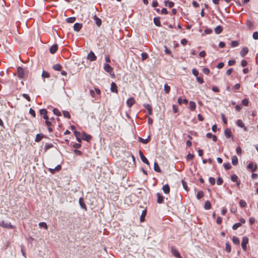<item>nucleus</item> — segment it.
<instances>
[{
	"instance_id": "1",
	"label": "nucleus",
	"mask_w": 258,
	"mask_h": 258,
	"mask_svg": "<svg viewBox=\"0 0 258 258\" xmlns=\"http://www.w3.org/2000/svg\"><path fill=\"white\" fill-rule=\"evenodd\" d=\"M103 69L105 72L109 73L111 77H114V74L113 72V69L109 64L107 63H104L103 65Z\"/></svg>"
},
{
	"instance_id": "2",
	"label": "nucleus",
	"mask_w": 258,
	"mask_h": 258,
	"mask_svg": "<svg viewBox=\"0 0 258 258\" xmlns=\"http://www.w3.org/2000/svg\"><path fill=\"white\" fill-rule=\"evenodd\" d=\"M0 226L3 228L7 229H13L14 226L11 225L9 221H3L0 222Z\"/></svg>"
},
{
	"instance_id": "3",
	"label": "nucleus",
	"mask_w": 258,
	"mask_h": 258,
	"mask_svg": "<svg viewBox=\"0 0 258 258\" xmlns=\"http://www.w3.org/2000/svg\"><path fill=\"white\" fill-rule=\"evenodd\" d=\"M171 251L172 254L177 258H182L178 250L174 247L171 246Z\"/></svg>"
},
{
	"instance_id": "4",
	"label": "nucleus",
	"mask_w": 258,
	"mask_h": 258,
	"mask_svg": "<svg viewBox=\"0 0 258 258\" xmlns=\"http://www.w3.org/2000/svg\"><path fill=\"white\" fill-rule=\"evenodd\" d=\"M96 56L92 51H91L87 55V59L91 61L96 60Z\"/></svg>"
},
{
	"instance_id": "5",
	"label": "nucleus",
	"mask_w": 258,
	"mask_h": 258,
	"mask_svg": "<svg viewBox=\"0 0 258 258\" xmlns=\"http://www.w3.org/2000/svg\"><path fill=\"white\" fill-rule=\"evenodd\" d=\"M17 73H18V76L20 78H23L25 76L24 70L21 67H19L17 68Z\"/></svg>"
},
{
	"instance_id": "6",
	"label": "nucleus",
	"mask_w": 258,
	"mask_h": 258,
	"mask_svg": "<svg viewBox=\"0 0 258 258\" xmlns=\"http://www.w3.org/2000/svg\"><path fill=\"white\" fill-rule=\"evenodd\" d=\"M248 242V238L247 237H243L241 242V246L244 250L246 249V245Z\"/></svg>"
},
{
	"instance_id": "7",
	"label": "nucleus",
	"mask_w": 258,
	"mask_h": 258,
	"mask_svg": "<svg viewBox=\"0 0 258 258\" xmlns=\"http://www.w3.org/2000/svg\"><path fill=\"white\" fill-rule=\"evenodd\" d=\"M139 155L143 162L147 165H149V162L148 161V159L144 156L143 152L141 150L139 151Z\"/></svg>"
},
{
	"instance_id": "8",
	"label": "nucleus",
	"mask_w": 258,
	"mask_h": 258,
	"mask_svg": "<svg viewBox=\"0 0 258 258\" xmlns=\"http://www.w3.org/2000/svg\"><path fill=\"white\" fill-rule=\"evenodd\" d=\"M135 102L136 101L135 99L133 97H131L127 99L126 104L128 107H131L135 103Z\"/></svg>"
},
{
	"instance_id": "9",
	"label": "nucleus",
	"mask_w": 258,
	"mask_h": 258,
	"mask_svg": "<svg viewBox=\"0 0 258 258\" xmlns=\"http://www.w3.org/2000/svg\"><path fill=\"white\" fill-rule=\"evenodd\" d=\"M61 168V166L60 165H58L54 168H48V170L51 173L54 174L56 171L60 170Z\"/></svg>"
},
{
	"instance_id": "10",
	"label": "nucleus",
	"mask_w": 258,
	"mask_h": 258,
	"mask_svg": "<svg viewBox=\"0 0 258 258\" xmlns=\"http://www.w3.org/2000/svg\"><path fill=\"white\" fill-rule=\"evenodd\" d=\"M110 91L112 92L117 93L118 90L116 84L114 82H112L111 84Z\"/></svg>"
},
{
	"instance_id": "11",
	"label": "nucleus",
	"mask_w": 258,
	"mask_h": 258,
	"mask_svg": "<svg viewBox=\"0 0 258 258\" xmlns=\"http://www.w3.org/2000/svg\"><path fill=\"white\" fill-rule=\"evenodd\" d=\"M247 168L250 170L251 172H253L256 170L257 166L254 165L253 163L251 162L247 165Z\"/></svg>"
},
{
	"instance_id": "12",
	"label": "nucleus",
	"mask_w": 258,
	"mask_h": 258,
	"mask_svg": "<svg viewBox=\"0 0 258 258\" xmlns=\"http://www.w3.org/2000/svg\"><path fill=\"white\" fill-rule=\"evenodd\" d=\"M157 203L158 204H162L163 202L164 201V197L161 194L158 192L157 194Z\"/></svg>"
},
{
	"instance_id": "13",
	"label": "nucleus",
	"mask_w": 258,
	"mask_h": 258,
	"mask_svg": "<svg viewBox=\"0 0 258 258\" xmlns=\"http://www.w3.org/2000/svg\"><path fill=\"white\" fill-rule=\"evenodd\" d=\"M79 205L80 206V207H81V208L85 210L86 211L87 210V207H86V206L84 203V198H80L79 199Z\"/></svg>"
},
{
	"instance_id": "14",
	"label": "nucleus",
	"mask_w": 258,
	"mask_h": 258,
	"mask_svg": "<svg viewBox=\"0 0 258 258\" xmlns=\"http://www.w3.org/2000/svg\"><path fill=\"white\" fill-rule=\"evenodd\" d=\"M81 138L83 140L89 141L91 138V136L89 135L86 134L85 133H83L81 136Z\"/></svg>"
},
{
	"instance_id": "15",
	"label": "nucleus",
	"mask_w": 258,
	"mask_h": 258,
	"mask_svg": "<svg viewBox=\"0 0 258 258\" xmlns=\"http://www.w3.org/2000/svg\"><path fill=\"white\" fill-rule=\"evenodd\" d=\"M163 192L166 194H169L170 192V187L168 184H166L163 186L162 188Z\"/></svg>"
},
{
	"instance_id": "16",
	"label": "nucleus",
	"mask_w": 258,
	"mask_h": 258,
	"mask_svg": "<svg viewBox=\"0 0 258 258\" xmlns=\"http://www.w3.org/2000/svg\"><path fill=\"white\" fill-rule=\"evenodd\" d=\"M82 27V25L80 23H76L74 25L73 28L76 31H79Z\"/></svg>"
},
{
	"instance_id": "17",
	"label": "nucleus",
	"mask_w": 258,
	"mask_h": 258,
	"mask_svg": "<svg viewBox=\"0 0 258 258\" xmlns=\"http://www.w3.org/2000/svg\"><path fill=\"white\" fill-rule=\"evenodd\" d=\"M248 52V49L247 47L243 48L240 51V55L241 56H245Z\"/></svg>"
},
{
	"instance_id": "18",
	"label": "nucleus",
	"mask_w": 258,
	"mask_h": 258,
	"mask_svg": "<svg viewBox=\"0 0 258 258\" xmlns=\"http://www.w3.org/2000/svg\"><path fill=\"white\" fill-rule=\"evenodd\" d=\"M93 19L95 21V24L98 26H100L101 24V20L100 18L97 17L96 15L93 16Z\"/></svg>"
},
{
	"instance_id": "19",
	"label": "nucleus",
	"mask_w": 258,
	"mask_h": 258,
	"mask_svg": "<svg viewBox=\"0 0 258 258\" xmlns=\"http://www.w3.org/2000/svg\"><path fill=\"white\" fill-rule=\"evenodd\" d=\"M144 107L147 109L148 111V113L150 114V115H152V106L149 105V104H144Z\"/></svg>"
},
{
	"instance_id": "20",
	"label": "nucleus",
	"mask_w": 258,
	"mask_h": 258,
	"mask_svg": "<svg viewBox=\"0 0 258 258\" xmlns=\"http://www.w3.org/2000/svg\"><path fill=\"white\" fill-rule=\"evenodd\" d=\"M58 49V47H57V45L55 44V45H52L50 48V52L52 53V54H53L54 53L56 52V51H57Z\"/></svg>"
},
{
	"instance_id": "21",
	"label": "nucleus",
	"mask_w": 258,
	"mask_h": 258,
	"mask_svg": "<svg viewBox=\"0 0 258 258\" xmlns=\"http://www.w3.org/2000/svg\"><path fill=\"white\" fill-rule=\"evenodd\" d=\"M223 30V28L221 26H218L215 28V32L217 34H220Z\"/></svg>"
},
{
	"instance_id": "22",
	"label": "nucleus",
	"mask_w": 258,
	"mask_h": 258,
	"mask_svg": "<svg viewBox=\"0 0 258 258\" xmlns=\"http://www.w3.org/2000/svg\"><path fill=\"white\" fill-rule=\"evenodd\" d=\"M236 124L237 126L240 127H244V130H246V128L244 126V123L242 122V121L240 119H238L237 121H236Z\"/></svg>"
},
{
	"instance_id": "23",
	"label": "nucleus",
	"mask_w": 258,
	"mask_h": 258,
	"mask_svg": "<svg viewBox=\"0 0 258 258\" xmlns=\"http://www.w3.org/2000/svg\"><path fill=\"white\" fill-rule=\"evenodd\" d=\"M154 170L156 172H161V170L159 167V166L158 165V163L157 162H154Z\"/></svg>"
},
{
	"instance_id": "24",
	"label": "nucleus",
	"mask_w": 258,
	"mask_h": 258,
	"mask_svg": "<svg viewBox=\"0 0 258 258\" xmlns=\"http://www.w3.org/2000/svg\"><path fill=\"white\" fill-rule=\"evenodd\" d=\"M225 136L226 137V138H229L231 136V130L229 128H226L224 132Z\"/></svg>"
},
{
	"instance_id": "25",
	"label": "nucleus",
	"mask_w": 258,
	"mask_h": 258,
	"mask_svg": "<svg viewBox=\"0 0 258 258\" xmlns=\"http://www.w3.org/2000/svg\"><path fill=\"white\" fill-rule=\"evenodd\" d=\"M177 101L179 104H181L182 103L186 104L188 103V100L186 99H182L181 97L178 98Z\"/></svg>"
},
{
	"instance_id": "26",
	"label": "nucleus",
	"mask_w": 258,
	"mask_h": 258,
	"mask_svg": "<svg viewBox=\"0 0 258 258\" xmlns=\"http://www.w3.org/2000/svg\"><path fill=\"white\" fill-rule=\"evenodd\" d=\"M232 163L233 165H236L238 163V158L236 156L232 157Z\"/></svg>"
},
{
	"instance_id": "27",
	"label": "nucleus",
	"mask_w": 258,
	"mask_h": 258,
	"mask_svg": "<svg viewBox=\"0 0 258 258\" xmlns=\"http://www.w3.org/2000/svg\"><path fill=\"white\" fill-rule=\"evenodd\" d=\"M150 136H149L148 138L146 139H144L140 137L139 138V141L144 144L148 143L150 141Z\"/></svg>"
},
{
	"instance_id": "28",
	"label": "nucleus",
	"mask_w": 258,
	"mask_h": 258,
	"mask_svg": "<svg viewBox=\"0 0 258 258\" xmlns=\"http://www.w3.org/2000/svg\"><path fill=\"white\" fill-rule=\"evenodd\" d=\"M196 107V104L194 101L189 102V108L191 110H194Z\"/></svg>"
},
{
	"instance_id": "29",
	"label": "nucleus",
	"mask_w": 258,
	"mask_h": 258,
	"mask_svg": "<svg viewBox=\"0 0 258 258\" xmlns=\"http://www.w3.org/2000/svg\"><path fill=\"white\" fill-rule=\"evenodd\" d=\"M211 207V204L209 201H207L204 205V208L206 210H209Z\"/></svg>"
},
{
	"instance_id": "30",
	"label": "nucleus",
	"mask_w": 258,
	"mask_h": 258,
	"mask_svg": "<svg viewBox=\"0 0 258 258\" xmlns=\"http://www.w3.org/2000/svg\"><path fill=\"white\" fill-rule=\"evenodd\" d=\"M43 137V135L42 134H37L36 136L35 141L36 142H39Z\"/></svg>"
},
{
	"instance_id": "31",
	"label": "nucleus",
	"mask_w": 258,
	"mask_h": 258,
	"mask_svg": "<svg viewBox=\"0 0 258 258\" xmlns=\"http://www.w3.org/2000/svg\"><path fill=\"white\" fill-rule=\"evenodd\" d=\"M146 215V210H145L142 212V214L141 215L140 220L141 222H143L144 221Z\"/></svg>"
},
{
	"instance_id": "32",
	"label": "nucleus",
	"mask_w": 258,
	"mask_h": 258,
	"mask_svg": "<svg viewBox=\"0 0 258 258\" xmlns=\"http://www.w3.org/2000/svg\"><path fill=\"white\" fill-rule=\"evenodd\" d=\"M61 68V66L59 64H56L53 66V69L55 71H60Z\"/></svg>"
},
{
	"instance_id": "33",
	"label": "nucleus",
	"mask_w": 258,
	"mask_h": 258,
	"mask_svg": "<svg viewBox=\"0 0 258 258\" xmlns=\"http://www.w3.org/2000/svg\"><path fill=\"white\" fill-rule=\"evenodd\" d=\"M39 226L40 228H44L45 229H47V225L45 222H42L39 223Z\"/></svg>"
},
{
	"instance_id": "34",
	"label": "nucleus",
	"mask_w": 258,
	"mask_h": 258,
	"mask_svg": "<svg viewBox=\"0 0 258 258\" xmlns=\"http://www.w3.org/2000/svg\"><path fill=\"white\" fill-rule=\"evenodd\" d=\"M164 89L166 93H168L170 90V87L167 84H165L164 86Z\"/></svg>"
},
{
	"instance_id": "35",
	"label": "nucleus",
	"mask_w": 258,
	"mask_h": 258,
	"mask_svg": "<svg viewBox=\"0 0 258 258\" xmlns=\"http://www.w3.org/2000/svg\"><path fill=\"white\" fill-rule=\"evenodd\" d=\"M166 6H168L169 8H172L174 6V3L172 2L166 1L165 2Z\"/></svg>"
},
{
	"instance_id": "36",
	"label": "nucleus",
	"mask_w": 258,
	"mask_h": 258,
	"mask_svg": "<svg viewBox=\"0 0 258 258\" xmlns=\"http://www.w3.org/2000/svg\"><path fill=\"white\" fill-rule=\"evenodd\" d=\"M204 196V192L202 191H199L197 193V198L199 200L201 199Z\"/></svg>"
},
{
	"instance_id": "37",
	"label": "nucleus",
	"mask_w": 258,
	"mask_h": 258,
	"mask_svg": "<svg viewBox=\"0 0 258 258\" xmlns=\"http://www.w3.org/2000/svg\"><path fill=\"white\" fill-rule=\"evenodd\" d=\"M232 241L234 244H238L239 243V239L236 236H233L232 238Z\"/></svg>"
},
{
	"instance_id": "38",
	"label": "nucleus",
	"mask_w": 258,
	"mask_h": 258,
	"mask_svg": "<svg viewBox=\"0 0 258 258\" xmlns=\"http://www.w3.org/2000/svg\"><path fill=\"white\" fill-rule=\"evenodd\" d=\"M42 77L44 78H48L50 77V75L47 72L43 71L42 73Z\"/></svg>"
},
{
	"instance_id": "39",
	"label": "nucleus",
	"mask_w": 258,
	"mask_h": 258,
	"mask_svg": "<svg viewBox=\"0 0 258 258\" xmlns=\"http://www.w3.org/2000/svg\"><path fill=\"white\" fill-rule=\"evenodd\" d=\"M239 205L241 207V208H243V207H245L247 205V204L245 202V201H244V200H241L240 201H239Z\"/></svg>"
},
{
	"instance_id": "40",
	"label": "nucleus",
	"mask_w": 258,
	"mask_h": 258,
	"mask_svg": "<svg viewBox=\"0 0 258 258\" xmlns=\"http://www.w3.org/2000/svg\"><path fill=\"white\" fill-rule=\"evenodd\" d=\"M225 250L227 252H230L231 251V246L228 243H226V245H225Z\"/></svg>"
},
{
	"instance_id": "41",
	"label": "nucleus",
	"mask_w": 258,
	"mask_h": 258,
	"mask_svg": "<svg viewBox=\"0 0 258 258\" xmlns=\"http://www.w3.org/2000/svg\"><path fill=\"white\" fill-rule=\"evenodd\" d=\"M53 112L54 114H55L57 116H60L61 113L56 108H54L53 109Z\"/></svg>"
},
{
	"instance_id": "42",
	"label": "nucleus",
	"mask_w": 258,
	"mask_h": 258,
	"mask_svg": "<svg viewBox=\"0 0 258 258\" xmlns=\"http://www.w3.org/2000/svg\"><path fill=\"white\" fill-rule=\"evenodd\" d=\"M241 226V223H236L233 225L232 229L233 230H236L238 227H240Z\"/></svg>"
},
{
	"instance_id": "43",
	"label": "nucleus",
	"mask_w": 258,
	"mask_h": 258,
	"mask_svg": "<svg viewBox=\"0 0 258 258\" xmlns=\"http://www.w3.org/2000/svg\"><path fill=\"white\" fill-rule=\"evenodd\" d=\"M154 22L155 24L157 26H160L161 25L160 22L159 20L157 18H155L154 19Z\"/></svg>"
},
{
	"instance_id": "44",
	"label": "nucleus",
	"mask_w": 258,
	"mask_h": 258,
	"mask_svg": "<svg viewBox=\"0 0 258 258\" xmlns=\"http://www.w3.org/2000/svg\"><path fill=\"white\" fill-rule=\"evenodd\" d=\"M224 168L226 170H228L231 168V166L229 163H226L224 164Z\"/></svg>"
},
{
	"instance_id": "45",
	"label": "nucleus",
	"mask_w": 258,
	"mask_h": 258,
	"mask_svg": "<svg viewBox=\"0 0 258 258\" xmlns=\"http://www.w3.org/2000/svg\"><path fill=\"white\" fill-rule=\"evenodd\" d=\"M238 44V42L237 41H232L231 43V45L233 47L237 46Z\"/></svg>"
},
{
	"instance_id": "46",
	"label": "nucleus",
	"mask_w": 258,
	"mask_h": 258,
	"mask_svg": "<svg viewBox=\"0 0 258 258\" xmlns=\"http://www.w3.org/2000/svg\"><path fill=\"white\" fill-rule=\"evenodd\" d=\"M63 116L65 117H67L68 118H70L71 117V115L70 114V113L68 111H63Z\"/></svg>"
},
{
	"instance_id": "47",
	"label": "nucleus",
	"mask_w": 258,
	"mask_h": 258,
	"mask_svg": "<svg viewBox=\"0 0 258 258\" xmlns=\"http://www.w3.org/2000/svg\"><path fill=\"white\" fill-rule=\"evenodd\" d=\"M75 20V18L74 17H70V18H68L67 19V22L68 23H74V21Z\"/></svg>"
},
{
	"instance_id": "48",
	"label": "nucleus",
	"mask_w": 258,
	"mask_h": 258,
	"mask_svg": "<svg viewBox=\"0 0 258 258\" xmlns=\"http://www.w3.org/2000/svg\"><path fill=\"white\" fill-rule=\"evenodd\" d=\"M192 73L196 77L198 76L199 72L196 69L194 68L192 70Z\"/></svg>"
},
{
	"instance_id": "49",
	"label": "nucleus",
	"mask_w": 258,
	"mask_h": 258,
	"mask_svg": "<svg viewBox=\"0 0 258 258\" xmlns=\"http://www.w3.org/2000/svg\"><path fill=\"white\" fill-rule=\"evenodd\" d=\"M182 184L183 187L184 188V189L186 190V191H188V187H187V186L186 182L185 181L182 180Z\"/></svg>"
},
{
	"instance_id": "50",
	"label": "nucleus",
	"mask_w": 258,
	"mask_h": 258,
	"mask_svg": "<svg viewBox=\"0 0 258 258\" xmlns=\"http://www.w3.org/2000/svg\"><path fill=\"white\" fill-rule=\"evenodd\" d=\"M196 79H197V81L200 84H202L204 82L203 79L201 77H199V76L196 77Z\"/></svg>"
},
{
	"instance_id": "51",
	"label": "nucleus",
	"mask_w": 258,
	"mask_h": 258,
	"mask_svg": "<svg viewBox=\"0 0 258 258\" xmlns=\"http://www.w3.org/2000/svg\"><path fill=\"white\" fill-rule=\"evenodd\" d=\"M237 178H238V177L237 175L234 174V175H232L231 177V180L233 181V182H235L237 181Z\"/></svg>"
},
{
	"instance_id": "52",
	"label": "nucleus",
	"mask_w": 258,
	"mask_h": 258,
	"mask_svg": "<svg viewBox=\"0 0 258 258\" xmlns=\"http://www.w3.org/2000/svg\"><path fill=\"white\" fill-rule=\"evenodd\" d=\"M223 183V179L221 177H219L217 179V184L218 185H221Z\"/></svg>"
},
{
	"instance_id": "53",
	"label": "nucleus",
	"mask_w": 258,
	"mask_h": 258,
	"mask_svg": "<svg viewBox=\"0 0 258 258\" xmlns=\"http://www.w3.org/2000/svg\"><path fill=\"white\" fill-rule=\"evenodd\" d=\"M252 37L255 40L258 39V32L257 31H255V32H253V35H252Z\"/></svg>"
},
{
	"instance_id": "54",
	"label": "nucleus",
	"mask_w": 258,
	"mask_h": 258,
	"mask_svg": "<svg viewBox=\"0 0 258 258\" xmlns=\"http://www.w3.org/2000/svg\"><path fill=\"white\" fill-rule=\"evenodd\" d=\"M248 102H249L248 100L246 98L243 99L242 101V104L245 106H247L248 104Z\"/></svg>"
},
{
	"instance_id": "55",
	"label": "nucleus",
	"mask_w": 258,
	"mask_h": 258,
	"mask_svg": "<svg viewBox=\"0 0 258 258\" xmlns=\"http://www.w3.org/2000/svg\"><path fill=\"white\" fill-rule=\"evenodd\" d=\"M142 59L143 60L146 59L148 57V55L146 53L143 52L141 54Z\"/></svg>"
},
{
	"instance_id": "56",
	"label": "nucleus",
	"mask_w": 258,
	"mask_h": 258,
	"mask_svg": "<svg viewBox=\"0 0 258 258\" xmlns=\"http://www.w3.org/2000/svg\"><path fill=\"white\" fill-rule=\"evenodd\" d=\"M47 110L45 109H41L40 110V113L41 114V115H45L46 114H47Z\"/></svg>"
},
{
	"instance_id": "57",
	"label": "nucleus",
	"mask_w": 258,
	"mask_h": 258,
	"mask_svg": "<svg viewBox=\"0 0 258 258\" xmlns=\"http://www.w3.org/2000/svg\"><path fill=\"white\" fill-rule=\"evenodd\" d=\"M209 181L212 185H214L215 183V179L213 177H210L209 179Z\"/></svg>"
},
{
	"instance_id": "58",
	"label": "nucleus",
	"mask_w": 258,
	"mask_h": 258,
	"mask_svg": "<svg viewBox=\"0 0 258 258\" xmlns=\"http://www.w3.org/2000/svg\"><path fill=\"white\" fill-rule=\"evenodd\" d=\"M209 162L210 164H211L212 163V159H211V158H209L208 160H207V159H203V163L204 164H206V163L207 162Z\"/></svg>"
},
{
	"instance_id": "59",
	"label": "nucleus",
	"mask_w": 258,
	"mask_h": 258,
	"mask_svg": "<svg viewBox=\"0 0 258 258\" xmlns=\"http://www.w3.org/2000/svg\"><path fill=\"white\" fill-rule=\"evenodd\" d=\"M203 72L206 75H208L210 73V70L208 68H204L203 69Z\"/></svg>"
},
{
	"instance_id": "60",
	"label": "nucleus",
	"mask_w": 258,
	"mask_h": 258,
	"mask_svg": "<svg viewBox=\"0 0 258 258\" xmlns=\"http://www.w3.org/2000/svg\"><path fill=\"white\" fill-rule=\"evenodd\" d=\"M29 113L32 115L33 117H35V111L32 109L30 108L29 110Z\"/></svg>"
},
{
	"instance_id": "61",
	"label": "nucleus",
	"mask_w": 258,
	"mask_h": 258,
	"mask_svg": "<svg viewBox=\"0 0 258 258\" xmlns=\"http://www.w3.org/2000/svg\"><path fill=\"white\" fill-rule=\"evenodd\" d=\"M236 151L237 154L240 155L241 153V149L240 147H237L236 149Z\"/></svg>"
},
{
	"instance_id": "62",
	"label": "nucleus",
	"mask_w": 258,
	"mask_h": 258,
	"mask_svg": "<svg viewBox=\"0 0 258 258\" xmlns=\"http://www.w3.org/2000/svg\"><path fill=\"white\" fill-rule=\"evenodd\" d=\"M247 61L244 59L242 60L241 62V65L243 67H245L247 65Z\"/></svg>"
},
{
	"instance_id": "63",
	"label": "nucleus",
	"mask_w": 258,
	"mask_h": 258,
	"mask_svg": "<svg viewBox=\"0 0 258 258\" xmlns=\"http://www.w3.org/2000/svg\"><path fill=\"white\" fill-rule=\"evenodd\" d=\"M222 222V218L220 217H218L217 218L216 222L218 224H220Z\"/></svg>"
},
{
	"instance_id": "64",
	"label": "nucleus",
	"mask_w": 258,
	"mask_h": 258,
	"mask_svg": "<svg viewBox=\"0 0 258 258\" xmlns=\"http://www.w3.org/2000/svg\"><path fill=\"white\" fill-rule=\"evenodd\" d=\"M172 109L174 113H176L178 111V108L175 105H172Z\"/></svg>"
}]
</instances>
